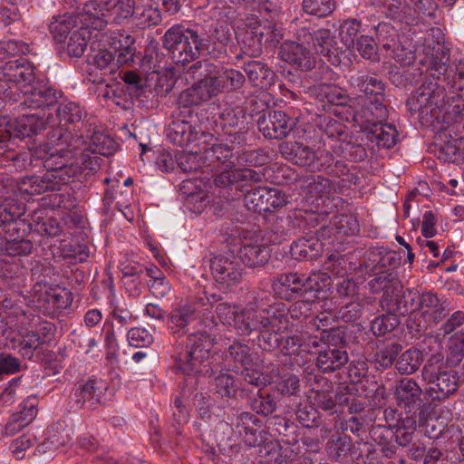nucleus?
<instances>
[{"label":"nucleus","instance_id":"bf43d9fd","mask_svg":"<svg viewBox=\"0 0 464 464\" xmlns=\"http://www.w3.org/2000/svg\"><path fill=\"white\" fill-rule=\"evenodd\" d=\"M313 390L315 391L314 401L317 410L321 409L331 415L341 413V404H339L337 392L333 395L328 390H315L314 387Z\"/></svg>","mask_w":464,"mask_h":464},{"label":"nucleus","instance_id":"603ef678","mask_svg":"<svg viewBox=\"0 0 464 464\" xmlns=\"http://www.w3.org/2000/svg\"><path fill=\"white\" fill-rule=\"evenodd\" d=\"M372 293L385 292L390 289L401 288V284L393 271L381 270L373 275L372 279L368 282Z\"/></svg>","mask_w":464,"mask_h":464},{"label":"nucleus","instance_id":"473e14b6","mask_svg":"<svg viewBox=\"0 0 464 464\" xmlns=\"http://www.w3.org/2000/svg\"><path fill=\"white\" fill-rule=\"evenodd\" d=\"M101 14L102 13L98 0H89L82 5L81 11H77L74 16L82 24L80 27H85L88 30H102L107 25V22Z\"/></svg>","mask_w":464,"mask_h":464},{"label":"nucleus","instance_id":"774afa93","mask_svg":"<svg viewBox=\"0 0 464 464\" xmlns=\"http://www.w3.org/2000/svg\"><path fill=\"white\" fill-rule=\"evenodd\" d=\"M464 359V333L456 334L450 342L446 362L451 367L457 366Z\"/></svg>","mask_w":464,"mask_h":464},{"label":"nucleus","instance_id":"423d86ee","mask_svg":"<svg viewBox=\"0 0 464 464\" xmlns=\"http://www.w3.org/2000/svg\"><path fill=\"white\" fill-rule=\"evenodd\" d=\"M446 82L437 76H425L420 86L408 98L406 106L411 115L417 114L422 123L432 124L439 120L449 103L444 87Z\"/></svg>","mask_w":464,"mask_h":464},{"label":"nucleus","instance_id":"412c9836","mask_svg":"<svg viewBox=\"0 0 464 464\" xmlns=\"http://www.w3.org/2000/svg\"><path fill=\"white\" fill-rule=\"evenodd\" d=\"M46 121L44 116L37 113L24 114L23 116L10 121L6 123V131L9 135L6 141H12L14 139L24 140L27 137L38 135L41 131L45 130Z\"/></svg>","mask_w":464,"mask_h":464},{"label":"nucleus","instance_id":"f3484780","mask_svg":"<svg viewBox=\"0 0 464 464\" xmlns=\"http://www.w3.org/2000/svg\"><path fill=\"white\" fill-rule=\"evenodd\" d=\"M279 152L287 161L310 171L315 172L322 169L323 156H319L311 147L302 142H282Z\"/></svg>","mask_w":464,"mask_h":464},{"label":"nucleus","instance_id":"20e7f679","mask_svg":"<svg viewBox=\"0 0 464 464\" xmlns=\"http://www.w3.org/2000/svg\"><path fill=\"white\" fill-rule=\"evenodd\" d=\"M161 43L171 61L184 65L208 52L210 41L205 33L177 24L165 32Z\"/></svg>","mask_w":464,"mask_h":464},{"label":"nucleus","instance_id":"f8f14e48","mask_svg":"<svg viewBox=\"0 0 464 464\" xmlns=\"http://www.w3.org/2000/svg\"><path fill=\"white\" fill-rule=\"evenodd\" d=\"M188 73L196 81L178 97L175 114L179 118H193L198 105L214 99L206 78L196 76L198 72L192 70V64L188 67Z\"/></svg>","mask_w":464,"mask_h":464},{"label":"nucleus","instance_id":"9d476101","mask_svg":"<svg viewBox=\"0 0 464 464\" xmlns=\"http://www.w3.org/2000/svg\"><path fill=\"white\" fill-rule=\"evenodd\" d=\"M30 297L36 309L51 316H55L70 307L73 299L72 292L67 288L42 282L34 285Z\"/></svg>","mask_w":464,"mask_h":464},{"label":"nucleus","instance_id":"c9c22d12","mask_svg":"<svg viewBox=\"0 0 464 464\" xmlns=\"http://www.w3.org/2000/svg\"><path fill=\"white\" fill-rule=\"evenodd\" d=\"M196 308L183 305L173 309L169 314L168 328L172 334L181 336L186 333L187 326L196 320Z\"/></svg>","mask_w":464,"mask_h":464},{"label":"nucleus","instance_id":"864d4df0","mask_svg":"<svg viewBox=\"0 0 464 464\" xmlns=\"http://www.w3.org/2000/svg\"><path fill=\"white\" fill-rule=\"evenodd\" d=\"M77 21L74 15L66 13L63 15L53 17L49 24L50 33L59 42H64L67 34L76 26Z\"/></svg>","mask_w":464,"mask_h":464},{"label":"nucleus","instance_id":"de8ad7c7","mask_svg":"<svg viewBox=\"0 0 464 464\" xmlns=\"http://www.w3.org/2000/svg\"><path fill=\"white\" fill-rule=\"evenodd\" d=\"M241 382L239 383L240 387V397L243 399L245 397H249L253 393V389L248 386H252L255 389H262L266 385L264 379L262 378L263 373L256 370L253 369L250 366L244 367L240 373Z\"/></svg>","mask_w":464,"mask_h":464},{"label":"nucleus","instance_id":"39448f33","mask_svg":"<svg viewBox=\"0 0 464 464\" xmlns=\"http://www.w3.org/2000/svg\"><path fill=\"white\" fill-rule=\"evenodd\" d=\"M214 340L207 332L188 334L175 356L176 369L187 376L213 375L215 372L209 367V358Z\"/></svg>","mask_w":464,"mask_h":464},{"label":"nucleus","instance_id":"ddd939ff","mask_svg":"<svg viewBox=\"0 0 464 464\" xmlns=\"http://www.w3.org/2000/svg\"><path fill=\"white\" fill-rule=\"evenodd\" d=\"M394 396L401 408L406 413L418 416L420 425L426 417L427 404L423 399V392L417 382L412 378H401L395 382Z\"/></svg>","mask_w":464,"mask_h":464},{"label":"nucleus","instance_id":"4d7b16f0","mask_svg":"<svg viewBox=\"0 0 464 464\" xmlns=\"http://www.w3.org/2000/svg\"><path fill=\"white\" fill-rule=\"evenodd\" d=\"M71 147L68 150H59L55 152L50 153L48 159L44 160V168L46 172H58L67 161L73 158L74 150L78 149L77 144H69Z\"/></svg>","mask_w":464,"mask_h":464},{"label":"nucleus","instance_id":"a19ab883","mask_svg":"<svg viewBox=\"0 0 464 464\" xmlns=\"http://www.w3.org/2000/svg\"><path fill=\"white\" fill-rule=\"evenodd\" d=\"M423 362V353L420 350L411 347L401 352L395 362V369L403 375H411L417 372Z\"/></svg>","mask_w":464,"mask_h":464},{"label":"nucleus","instance_id":"6ab92c4d","mask_svg":"<svg viewBox=\"0 0 464 464\" xmlns=\"http://www.w3.org/2000/svg\"><path fill=\"white\" fill-rule=\"evenodd\" d=\"M235 432L238 433L249 447H256L265 442L266 432L264 431L262 421L253 413L241 411L231 422Z\"/></svg>","mask_w":464,"mask_h":464},{"label":"nucleus","instance_id":"6e6d98bb","mask_svg":"<svg viewBox=\"0 0 464 464\" xmlns=\"http://www.w3.org/2000/svg\"><path fill=\"white\" fill-rule=\"evenodd\" d=\"M176 163L183 172H193L206 168L204 152L202 155L192 151H179L175 154Z\"/></svg>","mask_w":464,"mask_h":464},{"label":"nucleus","instance_id":"ea45409f","mask_svg":"<svg viewBox=\"0 0 464 464\" xmlns=\"http://www.w3.org/2000/svg\"><path fill=\"white\" fill-rule=\"evenodd\" d=\"M353 447V444L350 436L337 429L325 444L328 456L334 460H341L346 458Z\"/></svg>","mask_w":464,"mask_h":464},{"label":"nucleus","instance_id":"a211bd4d","mask_svg":"<svg viewBox=\"0 0 464 464\" xmlns=\"http://www.w3.org/2000/svg\"><path fill=\"white\" fill-rule=\"evenodd\" d=\"M295 121L282 111H269L257 120V127L264 137L270 140L285 138L294 129Z\"/></svg>","mask_w":464,"mask_h":464},{"label":"nucleus","instance_id":"8fccbe9b","mask_svg":"<svg viewBox=\"0 0 464 464\" xmlns=\"http://www.w3.org/2000/svg\"><path fill=\"white\" fill-rule=\"evenodd\" d=\"M91 32L85 27H79L72 31L66 41V53L70 57H81L87 47Z\"/></svg>","mask_w":464,"mask_h":464},{"label":"nucleus","instance_id":"a878e982","mask_svg":"<svg viewBox=\"0 0 464 464\" xmlns=\"http://www.w3.org/2000/svg\"><path fill=\"white\" fill-rule=\"evenodd\" d=\"M241 69L252 87L263 89L275 83L276 72L263 60L248 59Z\"/></svg>","mask_w":464,"mask_h":464},{"label":"nucleus","instance_id":"338daca9","mask_svg":"<svg viewBox=\"0 0 464 464\" xmlns=\"http://www.w3.org/2000/svg\"><path fill=\"white\" fill-rule=\"evenodd\" d=\"M43 345L37 333L27 331L19 341V353L24 359L31 360Z\"/></svg>","mask_w":464,"mask_h":464},{"label":"nucleus","instance_id":"72a5a7b5","mask_svg":"<svg viewBox=\"0 0 464 464\" xmlns=\"http://www.w3.org/2000/svg\"><path fill=\"white\" fill-rule=\"evenodd\" d=\"M323 252V243L317 237H301L290 246L291 256L299 261H310L318 258Z\"/></svg>","mask_w":464,"mask_h":464},{"label":"nucleus","instance_id":"bb28decb","mask_svg":"<svg viewBox=\"0 0 464 464\" xmlns=\"http://www.w3.org/2000/svg\"><path fill=\"white\" fill-rule=\"evenodd\" d=\"M368 122L364 130L367 141L384 149H390L396 144L399 133L393 125L382 123L381 121L371 122L368 120Z\"/></svg>","mask_w":464,"mask_h":464},{"label":"nucleus","instance_id":"58836bf2","mask_svg":"<svg viewBox=\"0 0 464 464\" xmlns=\"http://www.w3.org/2000/svg\"><path fill=\"white\" fill-rule=\"evenodd\" d=\"M89 141H83L82 135H80L75 140V144L78 146L80 144L85 145V148L82 150H90L92 153L101 154L103 156H108L112 154L115 151V142L114 140L105 135L102 131H93L92 134L89 137Z\"/></svg>","mask_w":464,"mask_h":464},{"label":"nucleus","instance_id":"c03bdc74","mask_svg":"<svg viewBox=\"0 0 464 464\" xmlns=\"http://www.w3.org/2000/svg\"><path fill=\"white\" fill-rule=\"evenodd\" d=\"M416 418L417 416L410 415L392 425V435L398 446L405 448L411 445L417 429Z\"/></svg>","mask_w":464,"mask_h":464},{"label":"nucleus","instance_id":"7c9ffc66","mask_svg":"<svg viewBox=\"0 0 464 464\" xmlns=\"http://www.w3.org/2000/svg\"><path fill=\"white\" fill-rule=\"evenodd\" d=\"M28 230L34 231L41 236L54 237L63 231V226L53 217H48L44 209H36L31 214V221L26 223Z\"/></svg>","mask_w":464,"mask_h":464},{"label":"nucleus","instance_id":"5701e85b","mask_svg":"<svg viewBox=\"0 0 464 464\" xmlns=\"http://www.w3.org/2000/svg\"><path fill=\"white\" fill-rule=\"evenodd\" d=\"M103 389L102 382L95 380H89L84 383L78 382L71 392V401L78 408L92 410L102 403Z\"/></svg>","mask_w":464,"mask_h":464},{"label":"nucleus","instance_id":"e433bc0d","mask_svg":"<svg viewBox=\"0 0 464 464\" xmlns=\"http://www.w3.org/2000/svg\"><path fill=\"white\" fill-rule=\"evenodd\" d=\"M241 262L249 267L262 266L270 257V249L264 244H244L238 250Z\"/></svg>","mask_w":464,"mask_h":464},{"label":"nucleus","instance_id":"a18cd8bd","mask_svg":"<svg viewBox=\"0 0 464 464\" xmlns=\"http://www.w3.org/2000/svg\"><path fill=\"white\" fill-rule=\"evenodd\" d=\"M90 65L94 66L102 72V75L92 80L93 83H101L104 81L103 75H112L116 72L117 62H115V53L106 49L99 50L92 55Z\"/></svg>","mask_w":464,"mask_h":464},{"label":"nucleus","instance_id":"cd10ccee","mask_svg":"<svg viewBox=\"0 0 464 464\" xmlns=\"http://www.w3.org/2000/svg\"><path fill=\"white\" fill-rule=\"evenodd\" d=\"M55 112L60 120V124L69 130H76L83 126L87 112L79 103L69 102L59 103Z\"/></svg>","mask_w":464,"mask_h":464},{"label":"nucleus","instance_id":"3c124183","mask_svg":"<svg viewBox=\"0 0 464 464\" xmlns=\"http://www.w3.org/2000/svg\"><path fill=\"white\" fill-rule=\"evenodd\" d=\"M225 358L234 363L235 368L246 367L253 364V355L247 344L234 342L225 353Z\"/></svg>","mask_w":464,"mask_h":464},{"label":"nucleus","instance_id":"2eb2a0df","mask_svg":"<svg viewBox=\"0 0 464 464\" xmlns=\"http://www.w3.org/2000/svg\"><path fill=\"white\" fill-rule=\"evenodd\" d=\"M23 101L20 103L22 111L26 109L41 110L45 116V111H50L52 108H56L58 99L61 93L48 84L34 80V82L29 83L25 88L22 89Z\"/></svg>","mask_w":464,"mask_h":464},{"label":"nucleus","instance_id":"69168bd1","mask_svg":"<svg viewBox=\"0 0 464 464\" xmlns=\"http://www.w3.org/2000/svg\"><path fill=\"white\" fill-rule=\"evenodd\" d=\"M401 292L402 287L399 289L386 290L380 298V305L383 311L388 314L401 315Z\"/></svg>","mask_w":464,"mask_h":464},{"label":"nucleus","instance_id":"680f3d73","mask_svg":"<svg viewBox=\"0 0 464 464\" xmlns=\"http://www.w3.org/2000/svg\"><path fill=\"white\" fill-rule=\"evenodd\" d=\"M314 34L313 46L315 51L320 53L322 55L326 56L335 49L337 43L335 41V36L330 29H316Z\"/></svg>","mask_w":464,"mask_h":464},{"label":"nucleus","instance_id":"9b49d317","mask_svg":"<svg viewBox=\"0 0 464 464\" xmlns=\"http://www.w3.org/2000/svg\"><path fill=\"white\" fill-rule=\"evenodd\" d=\"M348 82L365 95L367 99L365 106L374 118L386 117L387 110L383 104L385 85L381 80L362 71L352 70Z\"/></svg>","mask_w":464,"mask_h":464},{"label":"nucleus","instance_id":"f03ea898","mask_svg":"<svg viewBox=\"0 0 464 464\" xmlns=\"http://www.w3.org/2000/svg\"><path fill=\"white\" fill-rule=\"evenodd\" d=\"M330 277L325 274H313L310 276L298 273H284L278 275L272 282V288L276 295L285 300H302L295 302L291 305V317L298 318V312L302 314V308L306 313L307 305L319 298V294L324 290Z\"/></svg>","mask_w":464,"mask_h":464},{"label":"nucleus","instance_id":"f704fd0d","mask_svg":"<svg viewBox=\"0 0 464 464\" xmlns=\"http://www.w3.org/2000/svg\"><path fill=\"white\" fill-rule=\"evenodd\" d=\"M21 190L29 195H40L47 191H58V183L52 172L42 176L24 177L21 182Z\"/></svg>","mask_w":464,"mask_h":464},{"label":"nucleus","instance_id":"f257e3e1","mask_svg":"<svg viewBox=\"0 0 464 464\" xmlns=\"http://www.w3.org/2000/svg\"><path fill=\"white\" fill-rule=\"evenodd\" d=\"M198 145H202L200 150H204L206 169L209 171L219 170L212 176L213 184L228 200L239 198L247 187L261 183L265 179V174L261 170L237 167L234 147L214 135L208 132L204 140Z\"/></svg>","mask_w":464,"mask_h":464},{"label":"nucleus","instance_id":"c756f323","mask_svg":"<svg viewBox=\"0 0 464 464\" xmlns=\"http://www.w3.org/2000/svg\"><path fill=\"white\" fill-rule=\"evenodd\" d=\"M0 157L5 166L15 171H27L31 169V152L26 150H18L13 147V141L0 144Z\"/></svg>","mask_w":464,"mask_h":464},{"label":"nucleus","instance_id":"09e8293b","mask_svg":"<svg viewBox=\"0 0 464 464\" xmlns=\"http://www.w3.org/2000/svg\"><path fill=\"white\" fill-rule=\"evenodd\" d=\"M132 18L141 29L158 25L162 20L160 11L152 5H135Z\"/></svg>","mask_w":464,"mask_h":464},{"label":"nucleus","instance_id":"0e129e2a","mask_svg":"<svg viewBox=\"0 0 464 464\" xmlns=\"http://www.w3.org/2000/svg\"><path fill=\"white\" fill-rule=\"evenodd\" d=\"M402 351V346L398 343H387L374 354V362L379 366L388 369L395 365L396 358Z\"/></svg>","mask_w":464,"mask_h":464},{"label":"nucleus","instance_id":"4c0bfd02","mask_svg":"<svg viewBox=\"0 0 464 464\" xmlns=\"http://www.w3.org/2000/svg\"><path fill=\"white\" fill-rule=\"evenodd\" d=\"M263 32L258 30V24L248 28L241 40L242 53L236 56L237 60L243 58V54L247 55L249 58H257L263 53L265 45L263 42Z\"/></svg>","mask_w":464,"mask_h":464},{"label":"nucleus","instance_id":"5fc2aeb1","mask_svg":"<svg viewBox=\"0 0 464 464\" xmlns=\"http://www.w3.org/2000/svg\"><path fill=\"white\" fill-rule=\"evenodd\" d=\"M278 349L284 355L296 354L306 349L305 334L295 331L289 335H279Z\"/></svg>","mask_w":464,"mask_h":464},{"label":"nucleus","instance_id":"1a4fd4ad","mask_svg":"<svg viewBox=\"0 0 464 464\" xmlns=\"http://www.w3.org/2000/svg\"><path fill=\"white\" fill-rule=\"evenodd\" d=\"M442 360L440 353L433 354L421 371L423 380L429 384V391L431 395L435 393L434 399L438 400H445L454 394L459 381L456 372L442 370L440 365H437Z\"/></svg>","mask_w":464,"mask_h":464},{"label":"nucleus","instance_id":"0eeeda50","mask_svg":"<svg viewBox=\"0 0 464 464\" xmlns=\"http://www.w3.org/2000/svg\"><path fill=\"white\" fill-rule=\"evenodd\" d=\"M344 327L321 330L323 346L317 351L316 368L323 373H332L343 369L349 362V341Z\"/></svg>","mask_w":464,"mask_h":464},{"label":"nucleus","instance_id":"6e6552de","mask_svg":"<svg viewBox=\"0 0 464 464\" xmlns=\"http://www.w3.org/2000/svg\"><path fill=\"white\" fill-rule=\"evenodd\" d=\"M192 70L198 72L196 76L206 78L214 98L221 93L240 92L246 83L243 72L208 60L197 61L192 64Z\"/></svg>","mask_w":464,"mask_h":464},{"label":"nucleus","instance_id":"7ed1b4c3","mask_svg":"<svg viewBox=\"0 0 464 464\" xmlns=\"http://www.w3.org/2000/svg\"><path fill=\"white\" fill-rule=\"evenodd\" d=\"M0 238H5L4 249L8 257L28 256L34 248L30 239L24 238L27 232L26 222L22 217L25 213V206L15 198L4 197L0 194Z\"/></svg>","mask_w":464,"mask_h":464},{"label":"nucleus","instance_id":"4be33fe9","mask_svg":"<svg viewBox=\"0 0 464 464\" xmlns=\"http://www.w3.org/2000/svg\"><path fill=\"white\" fill-rule=\"evenodd\" d=\"M278 55L302 72L311 71L315 66V59L310 50L295 41H285Z\"/></svg>","mask_w":464,"mask_h":464},{"label":"nucleus","instance_id":"e2e57ef3","mask_svg":"<svg viewBox=\"0 0 464 464\" xmlns=\"http://www.w3.org/2000/svg\"><path fill=\"white\" fill-rule=\"evenodd\" d=\"M126 86V92L130 98H139L148 91L146 82L135 72L127 71L121 76Z\"/></svg>","mask_w":464,"mask_h":464},{"label":"nucleus","instance_id":"393cba45","mask_svg":"<svg viewBox=\"0 0 464 464\" xmlns=\"http://www.w3.org/2000/svg\"><path fill=\"white\" fill-rule=\"evenodd\" d=\"M420 292L415 288H408L401 292V315L410 314L407 327L411 332L422 333L427 330L426 320L419 317Z\"/></svg>","mask_w":464,"mask_h":464},{"label":"nucleus","instance_id":"c85d7f7f","mask_svg":"<svg viewBox=\"0 0 464 464\" xmlns=\"http://www.w3.org/2000/svg\"><path fill=\"white\" fill-rule=\"evenodd\" d=\"M270 322L265 317V314L256 310L254 307H248L240 310L234 328L241 335H250L254 331L269 327Z\"/></svg>","mask_w":464,"mask_h":464},{"label":"nucleus","instance_id":"4468645a","mask_svg":"<svg viewBox=\"0 0 464 464\" xmlns=\"http://www.w3.org/2000/svg\"><path fill=\"white\" fill-rule=\"evenodd\" d=\"M241 193L244 194V208L255 212H272L287 204V198L284 192L268 187H255Z\"/></svg>","mask_w":464,"mask_h":464},{"label":"nucleus","instance_id":"79ce46f5","mask_svg":"<svg viewBox=\"0 0 464 464\" xmlns=\"http://www.w3.org/2000/svg\"><path fill=\"white\" fill-rule=\"evenodd\" d=\"M451 72L450 71V50L440 46L430 59V65L426 75L432 78L440 76L443 81L448 82Z\"/></svg>","mask_w":464,"mask_h":464},{"label":"nucleus","instance_id":"37998d69","mask_svg":"<svg viewBox=\"0 0 464 464\" xmlns=\"http://www.w3.org/2000/svg\"><path fill=\"white\" fill-rule=\"evenodd\" d=\"M214 392L221 398L235 399L240 393V387L237 378L227 372H220L214 376L211 382Z\"/></svg>","mask_w":464,"mask_h":464},{"label":"nucleus","instance_id":"2f4dec72","mask_svg":"<svg viewBox=\"0 0 464 464\" xmlns=\"http://www.w3.org/2000/svg\"><path fill=\"white\" fill-rule=\"evenodd\" d=\"M450 137V140L445 141L435 151L438 160L449 163H460L464 161V140L459 138H452L450 130H444L440 138Z\"/></svg>","mask_w":464,"mask_h":464},{"label":"nucleus","instance_id":"b1692460","mask_svg":"<svg viewBox=\"0 0 464 464\" xmlns=\"http://www.w3.org/2000/svg\"><path fill=\"white\" fill-rule=\"evenodd\" d=\"M2 73L20 92L35 80L34 67L24 58L5 62L2 66Z\"/></svg>","mask_w":464,"mask_h":464},{"label":"nucleus","instance_id":"dca6fc26","mask_svg":"<svg viewBox=\"0 0 464 464\" xmlns=\"http://www.w3.org/2000/svg\"><path fill=\"white\" fill-rule=\"evenodd\" d=\"M215 281L223 288L230 289L243 279L244 268L234 256H216L209 260Z\"/></svg>","mask_w":464,"mask_h":464},{"label":"nucleus","instance_id":"49530a36","mask_svg":"<svg viewBox=\"0 0 464 464\" xmlns=\"http://www.w3.org/2000/svg\"><path fill=\"white\" fill-rule=\"evenodd\" d=\"M246 398L250 410L258 415L268 416L274 413L277 408L275 396L262 389H259L255 395L251 394Z\"/></svg>","mask_w":464,"mask_h":464},{"label":"nucleus","instance_id":"aec40b11","mask_svg":"<svg viewBox=\"0 0 464 464\" xmlns=\"http://www.w3.org/2000/svg\"><path fill=\"white\" fill-rule=\"evenodd\" d=\"M188 119L177 117V120L172 121L169 125L167 138L171 143L185 147L196 141L200 143L204 140L208 132L199 130L198 126L192 124Z\"/></svg>","mask_w":464,"mask_h":464},{"label":"nucleus","instance_id":"052dcab7","mask_svg":"<svg viewBox=\"0 0 464 464\" xmlns=\"http://www.w3.org/2000/svg\"><path fill=\"white\" fill-rule=\"evenodd\" d=\"M295 419L304 428L312 429L321 425L318 410L308 402L300 403L295 412Z\"/></svg>","mask_w":464,"mask_h":464},{"label":"nucleus","instance_id":"13d9d810","mask_svg":"<svg viewBox=\"0 0 464 464\" xmlns=\"http://www.w3.org/2000/svg\"><path fill=\"white\" fill-rule=\"evenodd\" d=\"M400 323V316L386 313L371 322V331L375 336H384L398 327Z\"/></svg>","mask_w":464,"mask_h":464}]
</instances>
